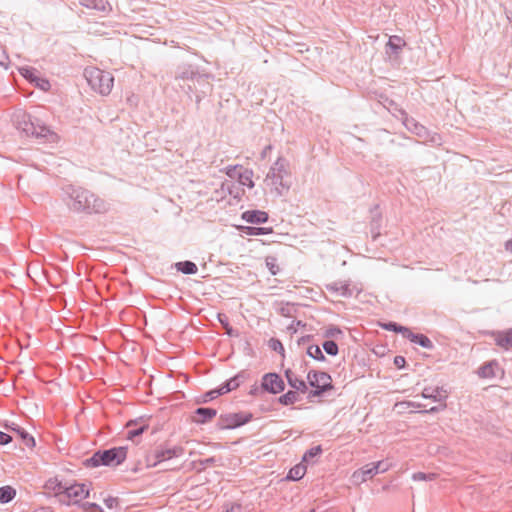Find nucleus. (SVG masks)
<instances>
[{
    "label": "nucleus",
    "mask_w": 512,
    "mask_h": 512,
    "mask_svg": "<svg viewBox=\"0 0 512 512\" xmlns=\"http://www.w3.org/2000/svg\"><path fill=\"white\" fill-rule=\"evenodd\" d=\"M61 200L68 210L77 214H100L109 210V204L92 191L72 184L61 188Z\"/></svg>",
    "instance_id": "f257e3e1"
},
{
    "label": "nucleus",
    "mask_w": 512,
    "mask_h": 512,
    "mask_svg": "<svg viewBox=\"0 0 512 512\" xmlns=\"http://www.w3.org/2000/svg\"><path fill=\"white\" fill-rule=\"evenodd\" d=\"M128 448L125 446L112 447L109 449L98 450L93 455L83 461L87 468H96L99 466L116 467L122 464L127 458Z\"/></svg>",
    "instance_id": "f03ea898"
},
{
    "label": "nucleus",
    "mask_w": 512,
    "mask_h": 512,
    "mask_svg": "<svg viewBox=\"0 0 512 512\" xmlns=\"http://www.w3.org/2000/svg\"><path fill=\"white\" fill-rule=\"evenodd\" d=\"M184 454V448L179 445L169 446L167 442L156 445L147 451L145 463L147 467H156L164 461Z\"/></svg>",
    "instance_id": "7ed1b4c3"
},
{
    "label": "nucleus",
    "mask_w": 512,
    "mask_h": 512,
    "mask_svg": "<svg viewBox=\"0 0 512 512\" xmlns=\"http://www.w3.org/2000/svg\"><path fill=\"white\" fill-rule=\"evenodd\" d=\"M84 76L90 87L101 95H108L114 83V77L108 71L90 67L84 70Z\"/></svg>",
    "instance_id": "20e7f679"
},
{
    "label": "nucleus",
    "mask_w": 512,
    "mask_h": 512,
    "mask_svg": "<svg viewBox=\"0 0 512 512\" xmlns=\"http://www.w3.org/2000/svg\"><path fill=\"white\" fill-rule=\"evenodd\" d=\"M211 76L205 73H199L192 84H189L187 91L185 92L190 98L192 95L195 96V102L197 108L201 100L210 94L213 90V85L210 82Z\"/></svg>",
    "instance_id": "39448f33"
},
{
    "label": "nucleus",
    "mask_w": 512,
    "mask_h": 512,
    "mask_svg": "<svg viewBox=\"0 0 512 512\" xmlns=\"http://www.w3.org/2000/svg\"><path fill=\"white\" fill-rule=\"evenodd\" d=\"M200 73L196 65L190 63H181L174 70V81L178 87L185 93L189 84H192Z\"/></svg>",
    "instance_id": "423d86ee"
},
{
    "label": "nucleus",
    "mask_w": 512,
    "mask_h": 512,
    "mask_svg": "<svg viewBox=\"0 0 512 512\" xmlns=\"http://www.w3.org/2000/svg\"><path fill=\"white\" fill-rule=\"evenodd\" d=\"M253 419L250 412L226 413L218 418L217 427L220 430L235 429L249 423Z\"/></svg>",
    "instance_id": "0eeeda50"
},
{
    "label": "nucleus",
    "mask_w": 512,
    "mask_h": 512,
    "mask_svg": "<svg viewBox=\"0 0 512 512\" xmlns=\"http://www.w3.org/2000/svg\"><path fill=\"white\" fill-rule=\"evenodd\" d=\"M287 166V160L283 157H278V159L271 166L266 176V181L270 180L271 185L283 187V178L288 174Z\"/></svg>",
    "instance_id": "6e6552de"
},
{
    "label": "nucleus",
    "mask_w": 512,
    "mask_h": 512,
    "mask_svg": "<svg viewBox=\"0 0 512 512\" xmlns=\"http://www.w3.org/2000/svg\"><path fill=\"white\" fill-rule=\"evenodd\" d=\"M261 389L271 394H278L285 389V383L279 374L266 373L262 377Z\"/></svg>",
    "instance_id": "1a4fd4ad"
},
{
    "label": "nucleus",
    "mask_w": 512,
    "mask_h": 512,
    "mask_svg": "<svg viewBox=\"0 0 512 512\" xmlns=\"http://www.w3.org/2000/svg\"><path fill=\"white\" fill-rule=\"evenodd\" d=\"M89 497V489L86 488L85 484L75 483L70 486H66L63 490V499L70 503V499H75L74 504L79 502V499Z\"/></svg>",
    "instance_id": "9d476101"
},
{
    "label": "nucleus",
    "mask_w": 512,
    "mask_h": 512,
    "mask_svg": "<svg viewBox=\"0 0 512 512\" xmlns=\"http://www.w3.org/2000/svg\"><path fill=\"white\" fill-rule=\"evenodd\" d=\"M36 72L37 71L34 68L30 67L20 69L21 75L30 83L34 84L35 87L43 91H48L51 88L50 82L47 79L38 76Z\"/></svg>",
    "instance_id": "9b49d317"
},
{
    "label": "nucleus",
    "mask_w": 512,
    "mask_h": 512,
    "mask_svg": "<svg viewBox=\"0 0 512 512\" xmlns=\"http://www.w3.org/2000/svg\"><path fill=\"white\" fill-rule=\"evenodd\" d=\"M6 430L16 433L17 437L21 440L22 444L28 448L35 447V439L24 428L14 422H6L4 425Z\"/></svg>",
    "instance_id": "f8f14e48"
},
{
    "label": "nucleus",
    "mask_w": 512,
    "mask_h": 512,
    "mask_svg": "<svg viewBox=\"0 0 512 512\" xmlns=\"http://www.w3.org/2000/svg\"><path fill=\"white\" fill-rule=\"evenodd\" d=\"M308 384L311 387H321V385H333L330 374L324 371L310 370L307 374Z\"/></svg>",
    "instance_id": "ddd939ff"
},
{
    "label": "nucleus",
    "mask_w": 512,
    "mask_h": 512,
    "mask_svg": "<svg viewBox=\"0 0 512 512\" xmlns=\"http://www.w3.org/2000/svg\"><path fill=\"white\" fill-rule=\"evenodd\" d=\"M217 415V410L211 407H198L194 411L193 421L197 424H206Z\"/></svg>",
    "instance_id": "4468645a"
},
{
    "label": "nucleus",
    "mask_w": 512,
    "mask_h": 512,
    "mask_svg": "<svg viewBox=\"0 0 512 512\" xmlns=\"http://www.w3.org/2000/svg\"><path fill=\"white\" fill-rule=\"evenodd\" d=\"M241 218L247 223L263 224L268 221L269 215L262 210H247L242 213Z\"/></svg>",
    "instance_id": "2eb2a0df"
},
{
    "label": "nucleus",
    "mask_w": 512,
    "mask_h": 512,
    "mask_svg": "<svg viewBox=\"0 0 512 512\" xmlns=\"http://www.w3.org/2000/svg\"><path fill=\"white\" fill-rule=\"evenodd\" d=\"M422 397L435 402H444L448 397V392L443 387H426L422 391Z\"/></svg>",
    "instance_id": "dca6fc26"
},
{
    "label": "nucleus",
    "mask_w": 512,
    "mask_h": 512,
    "mask_svg": "<svg viewBox=\"0 0 512 512\" xmlns=\"http://www.w3.org/2000/svg\"><path fill=\"white\" fill-rule=\"evenodd\" d=\"M376 474L377 473L375 471L374 464L372 462V463H368V464L364 465L362 468L356 470L353 473L352 477L355 482H365L366 480L372 478Z\"/></svg>",
    "instance_id": "f3484780"
},
{
    "label": "nucleus",
    "mask_w": 512,
    "mask_h": 512,
    "mask_svg": "<svg viewBox=\"0 0 512 512\" xmlns=\"http://www.w3.org/2000/svg\"><path fill=\"white\" fill-rule=\"evenodd\" d=\"M285 377L289 386L297 392L306 393L308 391L307 383L304 380L299 379L290 369L285 371Z\"/></svg>",
    "instance_id": "a211bd4d"
},
{
    "label": "nucleus",
    "mask_w": 512,
    "mask_h": 512,
    "mask_svg": "<svg viewBox=\"0 0 512 512\" xmlns=\"http://www.w3.org/2000/svg\"><path fill=\"white\" fill-rule=\"evenodd\" d=\"M405 338L410 340L412 343L420 345L423 348H434L433 342L426 335L420 333H413L410 329Z\"/></svg>",
    "instance_id": "6ab92c4d"
},
{
    "label": "nucleus",
    "mask_w": 512,
    "mask_h": 512,
    "mask_svg": "<svg viewBox=\"0 0 512 512\" xmlns=\"http://www.w3.org/2000/svg\"><path fill=\"white\" fill-rule=\"evenodd\" d=\"M138 425V422L137 420H130L126 427L128 428V431H127V439L129 440H134L135 437H138L140 435H142L147 429H148V425L146 424H141L139 426Z\"/></svg>",
    "instance_id": "aec40b11"
},
{
    "label": "nucleus",
    "mask_w": 512,
    "mask_h": 512,
    "mask_svg": "<svg viewBox=\"0 0 512 512\" xmlns=\"http://www.w3.org/2000/svg\"><path fill=\"white\" fill-rule=\"evenodd\" d=\"M499 368L498 363L493 360L484 363L478 369V375L481 378H494L496 377V369Z\"/></svg>",
    "instance_id": "412c9836"
},
{
    "label": "nucleus",
    "mask_w": 512,
    "mask_h": 512,
    "mask_svg": "<svg viewBox=\"0 0 512 512\" xmlns=\"http://www.w3.org/2000/svg\"><path fill=\"white\" fill-rule=\"evenodd\" d=\"M65 487L66 486H63L57 479H49L45 484L46 489L54 491L55 496L59 498L60 503L69 505V502L62 498Z\"/></svg>",
    "instance_id": "4be33fe9"
},
{
    "label": "nucleus",
    "mask_w": 512,
    "mask_h": 512,
    "mask_svg": "<svg viewBox=\"0 0 512 512\" xmlns=\"http://www.w3.org/2000/svg\"><path fill=\"white\" fill-rule=\"evenodd\" d=\"M326 288L328 291L338 293L344 297L352 296V290L350 289L349 284H347V283L333 282V283L327 284Z\"/></svg>",
    "instance_id": "5701e85b"
},
{
    "label": "nucleus",
    "mask_w": 512,
    "mask_h": 512,
    "mask_svg": "<svg viewBox=\"0 0 512 512\" xmlns=\"http://www.w3.org/2000/svg\"><path fill=\"white\" fill-rule=\"evenodd\" d=\"M36 126L37 129L35 130L34 137L42 138L47 141H53L56 137V134L53 131H51L49 127L45 126L44 124H41L38 119H36Z\"/></svg>",
    "instance_id": "b1692460"
},
{
    "label": "nucleus",
    "mask_w": 512,
    "mask_h": 512,
    "mask_svg": "<svg viewBox=\"0 0 512 512\" xmlns=\"http://www.w3.org/2000/svg\"><path fill=\"white\" fill-rule=\"evenodd\" d=\"M405 45H406V43L401 37H399L397 35H393V36H390V38L386 44V47H387V49L390 50V52L392 54L398 55L402 51V48Z\"/></svg>",
    "instance_id": "393cba45"
},
{
    "label": "nucleus",
    "mask_w": 512,
    "mask_h": 512,
    "mask_svg": "<svg viewBox=\"0 0 512 512\" xmlns=\"http://www.w3.org/2000/svg\"><path fill=\"white\" fill-rule=\"evenodd\" d=\"M18 128L21 129L27 136H34L36 126V119L34 121L31 120L30 116L24 115L23 120L19 122Z\"/></svg>",
    "instance_id": "a878e982"
},
{
    "label": "nucleus",
    "mask_w": 512,
    "mask_h": 512,
    "mask_svg": "<svg viewBox=\"0 0 512 512\" xmlns=\"http://www.w3.org/2000/svg\"><path fill=\"white\" fill-rule=\"evenodd\" d=\"M239 230L248 236L266 235L273 232L272 227L240 226Z\"/></svg>",
    "instance_id": "bb28decb"
},
{
    "label": "nucleus",
    "mask_w": 512,
    "mask_h": 512,
    "mask_svg": "<svg viewBox=\"0 0 512 512\" xmlns=\"http://www.w3.org/2000/svg\"><path fill=\"white\" fill-rule=\"evenodd\" d=\"M381 221L382 216L380 213L373 214L372 219L370 221V233L373 241H376L378 237L381 235Z\"/></svg>",
    "instance_id": "cd10ccee"
},
{
    "label": "nucleus",
    "mask_w": 512,
    "mask_h": 512,
    "mask_svg": "<svg viewBox=\"0 0 512 512\" xmlns=\"http://www.w3.org/2000/svg\"><path fill=\"white\" fill-rule=\"evenodd\" d=\"M175 267L177 271L186 275H193L196 274L198 271L197 265L189 260L177 262L175 264Z\"/></svg>",
    "instance_id": "c85d7f7f"
},
{
    "label": "nucleus",
    "mask_w": 512,
    "mask_h": 512,
    "mask_svg": "<svg viewBox=\"0 0 512 512\" xmlns=\"http://www.w3.org/2000/svg\"><path fill=\"white\" fill-rule=\"evenodd\" d=\"M495 341L496 344L500 347L506 349L512 347V328L505 332L498 333Z\"/></svg>",
    "instance_id": "c756f323"
},
{
    "label": "nucleus",
    "mask_w": 512,
    "mask_h": 512,
    "mask_svg": "<svg viewBox=\"0 0 512 512\" xmlns=\"http://www.w3.org/2000/svg\"><path fill=\"white\" fill-rule=\"evenodd\" d=\"M218 321L222 325V327L225 329V333L230 337H238L239 332L237 330H234L233 327L229 323L228 316L224 313H218Z\"/></svg>",
    "instance_id": "7c9ffc66"
},
{
    "label": "nucleus",
    "mask_w": 512,
    "mask_h": 512,
    "mask_svg": "<svg viewBox=\"0 0 512 512\" xmlns=\"http://www.w3.org/2000/svg\"><path fill=\"white\" fill-rule=\"evenodd\" d=\"M253 178V170L251 169H243L238 173V181L241 185H245L249 188L254 187Z\"/></svg>",
    "instance_id": "2f4dec72"
},
{
    "label": "nucleus",
    "mask_w": 512,
    "mask_h": 512,
    "mask_svg": "<svg viewBox=\"0 0 512 512\" xmlns=\"http://www.w3.org/2000/svg\"><path fill=\"white\" fill-rule=\"evenodd\" d=\"M16 490L12 486L0 487V503L6 504L14 499Z\"/></svg>",
    "instance_id": "473e14b6"
},
{
    "label": "nucleus",
    "mask_w": 512,
    "mask_h": 512,
    "mask_svg": "<svg viewBox=\"0 0 512 512\" xmlns=\"http://www.w3.org/2000/svg\"><path fill=\"white\" fill-rule=\"evenodd\" d=\"M297 401H299V395L294 390H289L278 398V402L284 406L292 405Z\"/></svg>",
    "instance_id": "72a5a7b5"
},
{
    "label": "nucleus",
    "mask_w": 512,
    "mask_h": 512,
    "mask_svg": "<svg viewBox=\"0 0 512 512\" xmlns=\"http://www.w3.org/2000/svg\"><path fill=\"white\" fill-rule=\"evenodd\" d=\"M249 378V373L245 370L240 371L232 378L228 379L227 381L231 385L232 389H237L242 383H244Z\"/></svg>",
    "instance_id": "f704fd0d"
},
{
    "label": "nucleus",
    "mask_w": 512,
    "mask_h": 512,
    "mask_svg": "<svg viewBox=\"0 0 512 512\" xmlns=\"http://www.w3.org/2000/svg\"><path fill=\"white\" fill-rule=\"evenodd\" d=\"M381 326L383 329H385L387 331L401 333L404 338L406 337L407 333L409 332V328L401 326L400 324H398L396 322H392V321L384 323Z\"/></svg>",
    "instance_id": "c9c22d12"
},
{
    "label": "nucleus",
    "mask_w": 512,
    "mask_h": 512,
    "mask_svg": "<svg viewBox=\"0 0 512 512\" xmlns=\"http://www.w3.org/2000/svg\"><path fill=\"white\" fill-rule=\"evenodd\" d=\"M306 473V467L303 465H296L293 468H291L288 472L287 479L288 480H300L303 478V476Z\"/></svg>",
    "instance_id": "e433bc0d"
},
{
    "label": "nucleus",
    "mask_w": 512,
    "mask_h": 512,
    "mask_svg": "<svg viewBox=\"0 0 512 512\" xmlns=\"http://www.w3.org/2000/svg\"><path fill=\"white\" fill-rule=\"evenodd\" d=\"M306 353L309 357L317 361H326V357L323 354L321 348L318 345H310L307 347Z\"/></svg>",
    "instance_id": "4c0bfd02"
},
{
    "label": "nucleus",
    "mask_w": 512,
    "mask_h": 512,
    "mask_svg": "<svg viewBox=\"0 0 512 512\" xmlns=\"http://www.w3.org/2000/svg\"><path fill=\"white\" fill-rule=\"evenodd\" d=\"M80 3L87 8L99 11H105L107 5L106 0H80Z\"/></svg>",
    "instance_id": "58836bf2"
},
{
    "label": "nucleus",
    "mask_w": 512,
    "mask_h": 512,
    "mask_svg": "<svg viewBox=\"0 0 512 512\" xmlns=\"http://www.w3.org/2000/svg\"><path fill=\"white\" fill-rule=\"evenodd\" d=\"M314 389L310 390L308 393V398H316L322 397L326 392L334 389V385H321V387H313Z\"/></svg>",
    "instance_id": "ea45409f"
},
{
    "label": "nucleus",
    "mask_w": 512,
    "mask_h": 512,
    "mask_svg": "<svg viewBox=\"0 0 512 512\" xmlns=\"http://www.w3.org/2000/svg\"><path fill=\"white\" fill-rule=\"evenodd\" d=\"M324 351L330 356H336L339 352L337 343L333 340H326L322 343Z\"/></svg>",
    "instance_id": "a19ab883"
},
{
    "label": "nucleus",
    "mask_w": 512,
    "mask_h": 512,
    "mask_svg": "<svg viewBox=\"0 0 512 512\" xmlns=\"http://www.w3.org/2000/svg\"><path fill=\"white\" fill-rule=\"evenodd\" d=\"M323 452L321 445L314 446L307 450L302 458L304 462H309L315 457H318Z\"/></svg>",
    "instance_id": "79ce46f5"
},
{
    "label": "nucleus",
    "mask_w": 512,
    "mask_h": 512,
    "mask_svg": "<svg viewBox=\"0 0 512 512\" xmlns=\"http://www.w3.org/2000/svg\"><path fill=\"white\" fill-rule=\"evenodd\" d=\"M215 462H216L215 457H209V458H206V459H199L197 461H193V465L197 469L198 472H201L207 466L214 465Z\"/></svg>",
    "instance_id": "37998d69"
},
{
    "label": "nucleus",
    "mask_w": 512,
    "mask_h": 512,
    "mask_svg": "<svg viewBox=\"0 0 512 512\" xmlns=\"http://www.w3.org/2000/svg\"><path fill=\"white\" fill-rule=\"evenodd\" d=\"M265 263L272 275H277L279 273L280 268L277 264V258L275 256H267Z\"/></svg>",
    "instance_id": "c03bdc74"
},
{
    "label": "nucleus",
    "mask_w": 512,
    "mask_h": 512,
    "mask_svg": "<svg viewBox=\"0 0 512 512\" xmlns=\"http://www.w3.org/2000/svg\"><path fill=\"white\" fill-rule=\"evenodd\" d=\"M343 332L337 326L331 325L324 331L325 338H338Z\"/></svg>",
    "instance_id": "a18cd8bd"
},
{
    "label": "nucleus",
    "mask_w": 512,
    "mask_h": 512,
    "mask_svg": "<svg viewBox=\"0 0 512 512\" xmlns=\"http://www.w3.org/2000/svg\"><path fill=\"white\" fill-rule=\"evenodd\" d=\"M269 347H270V349L278 352L279 354H282V355L284 354L285 349H284L282 342L279 339L271 338L269 340Z\"/></svg>",
    "instance_id": "49530a36"
},
{
    "label": "nucleus",
    "mask_w": 512,
    "mask_h": 512,
    "mask_svg": "<svg viewBox=\"0 0 512 512\" xmlns=\"http://www.w3.org/2000/svg\"><path fill=\"white\" fill-rule=\"evenodd\" d=\"M413 480L415 481H427V480H434L436 478V474L434 473H424V472H417L414 473L412 476Z\"/></svg>",
    "instance_id": "de8ad7c7"
},
{
    "label": "nucleus",
    "mask_w": 512,
    "mask_h": 512,
    "mask_svg": "<svg viewBox=\"0 0 512 512\" xmlns=\"http://www.w3.org/2000/svg\"><path fill=\"white\" fill-rule=\"evenodd\" d=\"M81 508L85 511V512H103V509L101 508V506H99L98 504L96 503H92V502H85V503H82L81 504Z\"/></svg>",
    "instance_id": "09e8293b"
},
{
    "label": "nucleus",
    "mask_w": 512,
    "mask_h": 512,
    "mask_svg": "<svg viewBox=\"0 0 512 512\" xmlns=\"http://www.w3.org/2000/svg\"><path fill=\"white\" fill-rule=\"evenodd\" d=\"M377 474L384 473L389 470L390 464L387 461L373 462Z\"/></svg>",
    "instance_id": "8fccbe9b"
},
{
    "label": "nucleus",
    "mask_w": 512,
    "mask_h": 512,
    "mask_svg": "<svg viewBox=\"0 0 512 512\" xmlns=\"http://www.w3.org/2000/svg\"><path fill=\"white\" fill-rule=\"evenodd\" d=\"M238 169H240L242 171L243 167L241 165L227 166L225 168L226 175L230 178H235V177L238 178V173H239L237 171Z\"/></svg>",
    "instance_id": "3c124183"
},
{
    "label": "nucleus",
    "mask_w": 512,
    "mask_h": 512,
    "mask_svg": "<svg viewBox=\"0 0 512 512\" xmlns=\"http://www.w3.org/2000/svg\"><path fill=\"white\" fill-rule=\"evenodd\" d=\"M9 64H10L9 56L6 53L5 49L2 46H0V66L8 68Z\"/></svg>",
    "instance_id": "603ef678"
},
{
    "label": "nucleus",
    "mask_w": 512,
    "mask_h": 512,
    "mask_svg": "<svg viewBox=\"0 0 512 512\" xmlns=\"http://www.w3.org/2000/svg\"><path fill=\"white\" fill-rule=\"evenodd\" d=\"M218 396H220V394H218L217 389L207 391L206 393L203 394L201 402H203V403L209 402Z\"/></svg>",
    "instance_id": "864d4df0"
},
{
    "label": "nucleus",
    "mask_w": 512,
    "mask_h": 512,
    "mask_svg": "<svg viewBox=\"0 0 512 512\" xmlns=\"http://www.w3.org/2000/svg\"><path fill=\"white\" fill-rule=\"evenodd\" d=\"M233 391L231 385L229 384L228 381H225L223 384H221L218 388H217V392L218 394L220 395H224L226 393H229Z\"/></svg>",
    "instance_id": "5fc2aeb1"
},
{
    "label": "nucleus",
    "mask_w": 512,
    "mask_h": 512,
    "mask_svg": "<svg viewBox=\"0 0 512 512\" xmlns=\"http://www.w3.org/2000/svg\"><path fill=\"white\" fill-rule=\"evenodd\" d=\"M394 365L399 368V369H402L405 367L406 365V359L405 357L403 356H400V355H397L394 357Z\"/></svg>",
    "instance_id": "6e6d98bb"
},
{
    "label": "nucleus",
    "mask_w": 512,
    "mask_h": 512,
    "mask_svg": "<svg viewBox=\"0 0 512 512\" xmlns=\"http://www.w3.org/2000/svg\"><path fill=\"white\" fill-rule=\"evenodd\" d=\"M12 441V436L9 434L0 431V445H7Z\"/></svg>",
    "instance_id": "4d7b16f0"
},
{
    "label": "nucleus",
    "mask_w": 512,
    "mask_h": 512,
    "mask_svg": "<svg viewBox=\"0 0 512 512\" xmlns=\"http://www.w3.org/2000/svg\"><path fill=\"white\" fill-rule=\"evenodd\" d=\"M104 502L108 508H113L118 503L117 498L114 497H108Z\"/></svg>",
    "instance_id": "13d9d810"
},
{
    "label": "nucleus",
    "mask_w": 512,
    "mask_h": 512,
    "mask_svg": "<svg viewBox=\"0 0 512 512\" xmlns=\"http://www.w3.org/2000/svg\"><path fill=\"white\" fill-rule=\"evenodd\" d=\"M226 512H242V506L240 504H233Z\"/></svg>",
    "instance_id": "bf43d9fd"
},
{
    "label": "nucleus",
    "mask_w": 512,
    "mask_h": 512,
    "mask_svg": "<svg viewBox=\"0 0 512 512\" xmlns=\"http://www.w3.org/2000/svg\"><path fill=\"white\" fill-rule=\"evenodd\" d=\"M259 391H260V388L257 385H253L249 391V394L252 396H256V395H258Z\"/></svg>",
    "instance_id": "052dcab7"
},
{
    "label": "nucleus",
    "mask_w": 512,
    "mask_h": 512,
    "mask_svg": "<svg viewBox=\"0 0 512 512\" xmlns=\"http://www.w3.org/2000/svg\"><path fill=\"white\" fill-rule=\"evenodd\" d=\"M312 335H306L300 338L298 341L299 344L309 342L312 339Z\"/></svg>",
    "instance_id": "680f3d73"
},
{
    "label": "nucleus",
    "mask_w": 512,
    "mask_h": 512,
    "mask_svg": "<svg viewBox=\"0 0 512 512\" xmlns=\"http://www.w3.org/2000/svg\"><path fill=\"white\" fill-rule=\"evenodd\" d=\"M505 248L507 251L511 252L512 253V239L511 240H508L505 244Z\"/></svg>",
    "instance_id": "e2e57ef3"
},
{
    "label": "nucleus",
    "mask_w": 512,
    "mask_h": 512,
    "mask_svg": "<svg viewBox=\"0 0 512 512\" xmlns=\"http://www.w3.org/2000/svg\"><path fill=\"white\" fill-rule=\"evenodd\" d=\"M438 411H439V407L434 406V407L430 408L429 410H426L425 412L426 413H435Z\"/></svg>",
    "instance_id": "0e129e2a"
},
{
    "label": "nucleus",
    "mask_w": 512,
    "mask_h": 512,
    "mask_svg": "<svg viewBox=\"0 0 512 512\" xmlns=\"http://www.w3.org/2000/svg\"><path fill=\"white\" fill-rule=\"evenodd\" d=\"M409 406L414 407V408H421V407H423L422 404L415 403V402H409Z\"/></svg>",
    "instance_id": "69168bd1"
},
{
    "label": "nucleus",
    "mask_w": 512,
    "mask_h": 512,
    "mask_svg": "<svg viewBox=\"0 0 512 512\" xmlns=\"http://www.w3.org/2000/svg\"><path fill=\"white\" fill-rule=\"evenodd\" d=\"M271 148V145L266 146L262 152V157H265L266 153H268V150H271Z\"/></svg>",
    "instance_id": "338daca9"
},
{
    "label": "nucleus",
    "mask_w": 512,
    "mask_h": 512,
    "mask_svg": "<svg viewBox=\"0 0 512 512\" xmlns=\"http://www.w3.org/2000/svg\"><path fill=\"white\" fill-rule=\"evenodd\" d=\"M37 512H47V508L41 507L40 509H38Z\"/></svg>",
    "instance_id": "774afa93"
}]
</instances>
